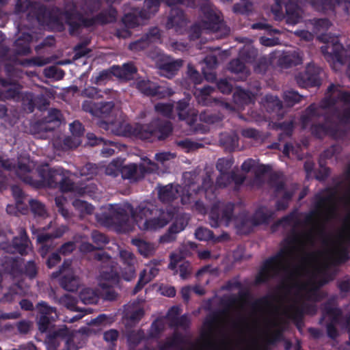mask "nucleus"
I'll return each instance as SVG.
<instances>
[{
    "label": "nucleus",
    "mask_w": 350,
    "mask_h": 350,
    "mask_svg": "<svg viewBox=\"0 0 350 350\" xmlns=\"http://www.w3.org/2000/svg\"><path fill=\"white\" fill-rule=\"evenodd\" d=\"M159 291L161 294L167 297H173L176 294V291L172 286H161L159 288Z\"/></svg>",
    "instance_id": "nucleus-34"
},
{
    "label": "nucleus",
    "mask_w": 350,
    "mask_h": 350,
    "mask_svg": "<svg viewBox=\"0 0 350 350\" xmlns=\"http://www.w3.org/2000/svg\"><path fill=\"white\" fill-rule=\"evenodd\" d=\"M191 289L189 287H184L181 290V294L184 299L187 300L189 297Z\"/></svg>",
    "instance_id": "nucleus-44"
},
{
    "label": "nucleus",
    "mask_w": 350,
    "mask_h": 350,
    "mask_svg": "<svg viewBox=\"0 0 350 350\" xmlns=\"http://www.w3.org/2000/svg\"><path fill=\"white\" fill-rule=\"evenodd\" d=\"M122 163L119 161H113L106 168V174L116 176L122 170Z\"/></svg>",
    "instance_id": "nucleus-25"
},
{
    "label": "nucleus",
    "mask_w": 350,
    "mask_h": 350,
    "mask_svg": "<svg viewBox=\"0 0 350 350\" xmlns=\"http://www.w3.org/2000/svg\"><path fill=\"white\" fill-rule=\"evenodd\" d=\"M312 133L319 137H321L323 135H334V132L332 130L326 129L324 126H318L312 128Z\"/></svg>",
    "instance_id": "nucleus-31"
},
{
    "label": "nucleus",
    "mask_w": 350,
    "mask_h": 350,
    "mask_svg": "<svg viewBox=\"0 0 350 350\" xmlns=\"http://www.w3.org/2000/svg\"><path fill=\"white\" fill-rule=\"evenodd\" d=\"M120 258L123 261V263L126 266L125 269H126L125 273H124L121 271V277L123 278L126 280H131L135 275V270L133 267L135 259L133 256V254L126 250H122L120 253Z\"/></svg>",
    "instance_id": "nucleus-9"
},
{
    "label": "nucleus",
    "mask_w": 350,
    "mask_h": 350,
    "mask_svg": "<svg viewBox=\"0 0 350 350\" xmlns=\"http://www.w3.org/2000/svg\"><path fill=\"white\" fill-rule=\"evenodd\" d=\"M245 350H258V345L256 342L250 344Z\"/></svg>",
    "instance_id": "nucleus-57"
},
{
    "label": "nucleus",
    "mask_w": 350,
    "mask_h": 350,
    "mask_svg": "<svg viewBox=\"0 0 350 350\" xmlns=\"http://www.w3.org/2000/svg\"><path fill=\"white\" fill-rule=\"evenodd\" d=\"M38 309L40 313V317L38 321L39 329L41 332H45L49 322V317L48 316L51 314L53 312L55 313V317H57V314L53 308L48 306L43 302L40 303L38 305Z\"/></svg>",
    "instance_id": "nucleus-11"
},
{
    "label": "nucleus",
    "mask_w": 350,
    "mask_h": 350,
    "mask_svg": "<svg viewBox=\"0 0 350 350\" xmlns=\"http://www.w3.org/2000/svg\"><path fill=\"white\" fill-rule=\"evenodd\" d=\"M107 318L105 315H100L97 319H94L93 323L94 324H104Z\"/></svg>",
    "instance_id": "nucleus-49"
},
{
    "label": "nucleus",
    "mask_w": 350,
    "mask_h": 350,
    "mask_svg": "<svg viewBox=\"0 0 350 350\" xmlns=\"http://www.w3.org/2000/svg\"><path fill=\"white\" fill-rule=\"evenodd\" d=\"M119 273H118V270L116 267H113V269L111 270V273H105L102 278L105 280L110 282V284L109 286H111L113 284H116L117 282V277H119Z\"/></svg>",
    "instance_id": "nucleus-29"
},
{
    "label": "nucleus",
    "mask_w": 350,
    "mask_h": 350,
    "mask_svg": "<svg viewBox=\"0 0 350 350\" xmlns=\"http://www.w3.org/2000/svg\"><path fill=\"white\" fill-rule=\"evenodd\" d=\"M180 191H182L181 187L169 185L162 187L159 190V196L161 201L170 202L176 198Z\"/></svg>",
    "instance_id": "nucleus-12"
},
{
    "label": "nucleus",
    "mask_w": 350,
    "mask_h": 350,
    "mask_svg": "<svg viewBox=\"0 0 350 350\" xmlns=\"http://www.w3.org/2000/svg\"><path fill=\"white\" fill-rule=\"evenodd\" d=\"M75 249V245L72 243H66L61 248V252L64 254H67L73 251Z\"/></svg>",
    "instance_id": "nucleus-39"
},
{
    "label": "nucleus",
    "mask_w": 350,
    "mask_h": 350,
    "mask_svg": "<svg viewBox=\"0 0 350 350\" xmlns=\"http://www.w3.org/2000/svg\"><path fill=\"white\" fill-rule=\"evenodd\" d=\"M183 258V255H178L177 254H172L171 255V262L169 265V267L172 269H174L176 267L177 263L180 259Z\"/></svg>",
    "instance_id": "nucleus-37"
},
{
    "label": "nucleus",
    "mask_w": 350,
    "mask_h": 350,
    "mask_svg": "<svg viewBox=\"0 0 350 350\" xmlns=\"http://www.w3.org/2000/svg\"><path fill=\"white\" fill-rule=\"evenodd\" d=\"M286 12H287V14L288 15V21H291L292 23H297V22H298V19H297V18L296 19H293V14H291L288 9H286Z\"/></svg>",
    "instance_id": "nucleus-58"
},
{
    "label": "nucleus",
    "mask_w": 350,
    "mask_h": 350,
    "mask_svg": "<svg viewBox=\"0 0 350 350\" xmlns=\"http://www.w3.org/2000/svg\"><path fill=\"white\" fill-rule=\"evenodd\" d=\"M327 332L329 336L332 338H334L336 336V330L332 325H328Z\"/></svg>",
    "instance_id": "nucleus-51"
},
{
    "label": "nucleus",
    "mask_w": 350,
    "mask_h": 350,
    "mask_svg": "<svg viewBox=\"0 0 350 350\" xmlns=\"http://www.w3.org/2000/svg\"><path fill=\"white\" fill-rule=\"evenodd\" d=\"M205 24L203 25L204 29H214L215 25L220 22L219 14L213 10H210L206 14Z\"/></svg>",
    "instance_id": "nucleus-15"
},
{
    "label": "nucleus",
    "mask_w": 350,
    "mask_h": 350,
    "mask_svg": "<svg viewBox=\"0 0 350 350\" xmlns=\"http://www.w3.org/2000/svg\"><path fill=\"white\" fill-rule=\"evenodd\" d=\"M118 334L117 331L111 329L104 334V338L107 342H113L117 339Z\"/></svg>",
    "instance_id": "nucleus-35"
},
{
    "label": "nucleus",
    "mask_w": 350,
    "mask_h": 350,
    "mask_svg": "<svg viewBox=\"0 0 350 350\" xmlns=\"http://www.w3.org/2000/svg\"><path fill=\"white\" fill-rule=\"evenodd\" d=\"M271 217V213L267 208H262L258 210L254 216L255 224H261L268 221L269 219Z\"/></svg>",
    "instance_id": "nucleus-21"
},
{
    "label": "nucleus",
    "mask_w": 350,
    "mask_h": 350,
    "mask_svg": "<svg viewBox=\"0 0 350 350\" xmlns=\"http://www.w3.org/2000/svg\"><path fill=\"white\" fill-rule=\"evenodd\" d=\"M232 207V204H229L224 210L223 206L219 204L217 207L213 208L210 213V217L213 220L214 224H211V225L217 226L219 221H224L228 225L231 217Z\"/></svg>",
    "instance_id": "nucleus-7"
},
{
    "label": "nucleus",
    "mask_w": 350,
    "mask_h": 350,
    "mask_svg": "<svg viewBox=\"0 0 350 350\" xmlns=\"http://www.w3.org/2000/svg\"><path fill=\"white\" fill-rule=\"evenodd\" d=\"M63 201H64V199L62 198H56V199H55L56 204L59 208L63 205Z\"/></svg>",
    "instance_id": "nucleus-61"
},
{
    "label": "nucleus",
    "mask_w": 350,
    "mask_h": 350,
    "mask_svg": "<svg viewBox=\"0 0 350 350\" xmlns=\"http://www.w3.org/2000/svg\"><path fill=\"white\" fill-rule=\"evenodd\" d=\"M299 36L306 40H310L312 38V35L310 33L305 31H301Z\"/></svg>",
    "instance_id": "nucleus-53"
},
{
    "label": "nucleus",
    "mask_w": 350,
    "mask_h": 350,
    "mask_svg": "<svg viewBox=\"0 0 350 350\" xmlns=\"http://www.w3.org/2000/svg\"><path fill=\"white\" fill-rule=\"evenodd\" d=\"M158 33H159L158 29H154L152 30V32L151 33V37L148 36V40L150 42H154L156 40L159 39V37L157 36Z\"/></svg>",
    "instance_id": "nucleus-52"
},
{
    "label": "nucleus",
    "mask_w": 350,
    "mask_h": 350,
    "mask_svg": "<svg viewBox=\"0 0 350 350\" xmlns=\"http://www.w3.org/2000/svg\"><path fill=\"white\" fill-rule=\"evenodd\" d=\"M155 109L158 112L166 116H169L172 111V107L170 104L159 103L155 106Z\"/></svg>",
    "instance_id": "nucleus-30"
},
{
    "label": "nucleus",
    "mask_w": 350,
    "mask_h": 350,
    "mask_svg": "<svg viewBox=\"0 0 350 350\" xmlns=\"http://www.w3.org/2000/svg\"><path fill=\"white\" fill-rule=\"evenodd\" d=\"M321 39L325 44L321 46V50L326 59L334 69H338L343 64V56L347 51L338 42L337 37L324 35Z\"/></svg>",
    "instance_id": "nucleus-4"
},
{
    "label": "nucleus",
    "mask_w": 350,
    "mask_h": 350,
    "mask_svg": "<svg viewBox=\"0 0 350 350\" xmlns=\"http://www.w3.org/2000/svg\"><path fill=\"white\" fill-rule=\"evenodd\" d=\"M70 129L73 135L79 136L83 132L82 125L79 122H74L70 124Z\"/></svg>",
    "instance_id": "nucleus-33"
},
{
    "label": "nucleus",
    "mask_w": 350,
    "mask_h": 350,
    "mask_svg": "<svg viewBox=\"0 0 350 350\" xmlns=\"http://www.w3.org/2000/svg\"><path fill=\"white\" fill-rule=\"evenodd\" d=\"M327 96L331 101H333L335 98H338L343 101L345 103V105H347V106L345 108V111L344 112L343 116L344 118H348L349 116L350 105L349 103L350 102V95L347 94L345 92H343L340 87L336 85H331L328 89Z\"/></svg>",
    "instance_id": "nucleus-8"
},
{
    "label": "nucleus",
    "mask_w": 350,
    "mask_h": 350,
    "mask_svg": "<svg viewBox=\"0 0 350 350\" xmlns=\"http://www.w3.org/2000/svg\"><path fill=\"white\" fill-rule=\"evenodd\" d=\"M92 248V246L90 244H88V243H85L83 245H82L81 246V250H91Z\"/></svg>",
    "instance_id": "nucleus-63"
},
{
    "label": "nucleus",
    "mask_w": 350,
    "mask_h": 350,
    "mask_svg": "<svg viewBox=\"0 0 350 350\" xmlns=\"http://www.w3.org/2000/svg\"><path fill=\"white\" fill-rule=\"evenodd\" d=\"M301 96L295 91H288L284 93V99L285 103L288 106H292L294 104L300 101Z\"/></svg>",
    "instance_id": "nucleus-23"
},
{
    "label": "nucleus",
    "mask_w": 350,
    "mask_h": 350,
    "mask_svg": "<svg viewBox=\"0 0 350 350\" xmlns=\"http://www.w3.org/2000/svg\"><path fill=\"white\" fill-rule=\"evenodd\" d=\"M188 108V103L187 100H181L177 104L176 109L178 111L180 119L187 120L189 124H191L196 120V113L194 111H190L191 117H189V109Z\"/></svg>",
    "instance_id": "nucleus-14"
},
{
    "label": "nucleus",
    "mask_w": 350,
    "mask_h": 350,
    "mask_svg": "<svg viewBox=\"0 0 350 350\" xmlns=\"http://www.w3.org/2000/svg\"><path fill=\"white\" fill-rule=\"evenodd\" d=\"M213 91V89L210 87H206L202 90L200 91V93L202 95H208L210 94Z\"/></svg>",
    "instance_id": "nucleus-55"
},
{
    "label": "nucleus",
    "mask_w": 350,
    "mask_h": 350,
    "mask_svg": "<svg viewBox=\"0 0 350 350\" xmlns=\"http://www.w3.org/2000/svg\"><path fill=\"white\" fill-rule=\"evenodd\" d=\"M174 157L173 154L169 152H161L155 154V159L157 162L163 164L165 161H170Z\"/></svg>",
    "instance_id": "nucleus-32"
},
{
    "label": "nucleus",
    "mask_w": 350,
    "mask_h": 350,
    "mask_svg": "<svg viewBox=\"0 0 350 350\" xmlns=\"http://www.w3.org/2000/svg\"><path fill=\"white\" fill-rule=\"evenodd\" d=\"M51 237V236H49V234H38V237H37V241L39 243H44L46 242L49 238Z\"/></svg>",
    "instance_id": "nucleus-48"
},
{
    "label": "nucleus",
    "mask_w": 350,
    "mask_h": 350,
    "mask_svg": "<svg viewBox=\"0 0 350 350\" xmlns=\"http://www.w3.org/2000/svg\"><path fill=\"white\" fill-rule=\"evenodd\" d=\"M115 152V148H104L103 150H102V154L104 155V156H110L111 154H113Z\"/></svg>",
    "instance_id": "nucleus-47"
},
{
    "label": "nucleus",
    "mask_w": 350,
    "mask_h": 350,
    "mask_svg": "<svg viewBox=\"0 0 350 350\" xmlns=\"http://www.w3.org/2000/svg\"><path fill=\"white\" fill-rule=\"evenodd\" d=\"M80 299L85 304H93L97 301L98 293L91 288H85L80 293Z\"/></svg>",
    "instance_id": "nucleus-18"
},
{
    "label": "nucleus",
    "mask_w": 350,
    "mask_h": 350,
    "mask_svg": "<svg viewBox=\"0 0 350 350\" xmlns=\"http://www.w3.org/2000/svg\"><path fill=\"white\" fill-rule=\"evenodd\" d=\"M195 235L198 239L201 241L207 240L212 237L211 232L209 230L203 228H199L197 229Z\"/></svg>",
    "instance_id": "nucleus-28"
},
{
    "label": "nucleus",
    "mask_w": 350,
    "mask_h": 350,
    "mask_svg": "<svg viewBox=\"0 0 350 350\" xmlns=\"http://www.w3.org/2000/svg\"><path fill=\"white\" fill-rule=\"evenodd\" d=\"M51 113L54 115V116L55 117V118L57 120H59V117L60 116V112L58 110L53 109V110L51 111Z\"/></svg>",
    "instance_id": "nucleus-64"
},
{
    "label": "nucleus",
    "mask_w": 350,
    "mask_h": 350,
    "mask_svg": "<svg viewBox=\"0 0 350 350\" xmlns=\"http://www.w3.org/2000/svg\"><path fill=\"white\" fill-rule=\"evenodd\" d=\"M243 66L242 65V64H241L239 60L233 61L230 64V68L234 72H239L243 69Z\"/></svg>",
    "instance_id": "nucleus-41"
},
{
    "label": "nucleus",
    "mask_w": 350,
    "mask_h": 350,
    "mask_svg": "<svg viewBox=\"0 0 350 350\" xmlns=\"http://www.w3.org/2000/svg\"><path fill=\"white\" fill-rule=\"evenodd\" d=\"M153 163L151 162V161L149 159H144L142 166L143 167H147L150 170H153Z\"/></svg>",
    "instance_id": "nucleus-46"
},
{
    "label": "nucleus",
    "mask_w": 350,
    "mask_h": 350,
    "mask_svg": "<svg viewBox=\"0 0 350 350\" xmlns=\"http://www.w3.org/2000/svg\"><path fill=\"white\" fill-rule=\"evenodd\" d=\"M319 206L325 211L328 217L333 216L337 208V204L334 198L321 202Z\"/></svg>",
    "instance_id": "nucleus-17"
},
{
    "label": "nucleus",
    "mask_w": 350,
    "mask_h": 350,
    "mask_svg": "<svg viewBox=\"0 0 350 350\" xmlns=\"http://www.w3.org/2000/svg\"><path fill=\"white\" fill-rule=\"evenodd\" d=\"M189 271V265L187 262H184L180 266V277L183 279H185L186 278L187 274H188Z\"/></svg>",
    "instance_id": "nucleus-40"
},
{
    "label": "nucleus",
    "mask_w": 350,
    "mask_h": 350,
    "mask_svg": "<svg viewBox=\"0 0 350 350\" xmlns=\"http://www.w3.org/2000/svg\"><path fill=\"white\" fill-rule=\"evenodd\" d=\"M202 71H203V73L204 75V77L208 80H213V79H215V75L213 74H212V73L208 74L204 68H202Z\"/></svg>",
    "instance_id": "nucleus-56"
},
{
    "label": "nucleus",
    "mask_w": 350,
    "mask_h": 350,
    "mask_svg": "<svg viewBox=\"0 0 350 350\" xmlns=\"http://www.w3.org/2000/svg\"><path fill=\"white\" fill-rule=\"evenodd\" d=\"M232 165L230 160L226 159H220L218 160L217 163V168L219 170L222 174V177L220 178H225L226 177V172Z\"/></svg>",
    "instance_id": "nucleus-26"
},
{
    "label": "nucleus",
    "mask_w": 350,
    "mask_h": 350,
    "mask_svg": "<svg viewBox=\"0 0 350 350\" xmlns=\"http://www.w3.org/2000/svg\"><path fill=\"white\" fill-rule=\"evenodd\" d=\"M0 163L5 169L10 170L12 168L10 161L8 160H1Z\"/></svg>",
    "instance_id": "nucleus-54"
},
{
    "label": "nucleus",
    "mask_w": 350,
    "mask_h": 350,
    "mask_svg": "<svg viewBox=\"0 0 350 350\" xmlns=\"http://www.w3.org/2000/svg\"><path fill=\"white\" fill-rule=\"evenodd\" d=\"M254 161L248 159L242 164L241 167L243 170L248 172L254 167Z\"/></svg>",
    "instance_id": "nucleus-42"
},
{
    "label": "nucleus",
    "mask_w": 350,
    "mask_h": 350,
    "mask_svg": "<svg viewBox=\"0 0 350 350\" xmlns=\"http://www.w3.org/2000/svg\"><path fill=\"white\" fill-rule=\"evenodd\" d=\"M73 205L77 210H79V211L83 214H90L93 211L92 206L85 201L76 200L73 202Z\"/></svg>",
    "instance_id": "nucleus-24"
},
{
    "label": "nucleus",
    "mask_w": 350,
    "mask_h": 350,
    "mask_svg": "<svg viewBox=\"0 0 350 350\" xmlns=\"http://www.w3.org/2000/svg\"><path fill=\"white\" fill-rule=\"evenodd\" d=\"M126 69H130V72H135L136 69L133 64H125L122 68L119 66H113L110 70H105L99 74L96 78V83H101L103 81L110 78L113 75L120 79H129V73L126 72Z\"/></svg>",
    "instance_id": "nucleus-5"
},
{
    "label": "nucleus",
    "mask_w": 350,
    "mask_h": 350,
    "mask_svg": "<svg viewBox=\"0 0 350 350\" xmlns=\"http://www.w3.org/2000/svg\"><path fill=\"white\" fill-rule=\"evenodd\" d=\"M133 243L137 247L139 252L144 256L149 255L152 251L151 245L142 240L135 239L133 240Z\"/></svg>",
    "instance_id": "nucleus-22"
},
{
    "label": "nucleus",
    "mask_w": 350,
    "mask_h": 350,
    "mask_svg": "<svg viewBox=\"0 0 350 350\" xmlns=\"http://www.w3.org/2000/svg\"><path fill=\"white\" fill-rule=\"evenodd\" d=\"M193 290L196 294L198 295H202L204 293V290L199 287H195Z\"/></svg>",
    "instance_id": "nucleus-62"
},
{
    "label": "nucleus",
    "mask_w": 350,
    "mask_h": 350,
    "mask_svg": "<svg viewBox=\"0 0 350 350\" xmlns=\"http://www.w3.org/2000/svg\"><path fill=\"white\" fill-rule=\"evenodd\" d=\"M31 167H32V163H29V162L27 165L19 163L18 166L19 170L24 171V172L31 170Z\"/></svg>",
    "instance_id": "nucleus-45"
},
{
    "label": "nucleus",
    "mask_w": 350,
    "mask_h": 350,
    "mask_svg": "<svg viewBox=\"0 0 350 350\" xmlns=\"http://www.w3.org/2000/svg\"><path fill=\"white\" fill-rule=\"evenodd\" d=\"M318 24L319 26H323L325 27H327L329 25V23L326 20H320L318 21Z\"/></svg>",
    "instance_id": "nucleus-59"
},
{
    "label": "nucleus",
    "mask_w": 350,
    "mask_h": 350,
    "mask_svg": "<svg viewBox=\"0 0 350 350\" xmlns=\"http://www.w3.org/2000/svg\"><path fill=\"white\" fill-rule=\"evenodd\" d=\"M107 210V215L103 219L97 215L98 219L106 225L114 224L118 230L122 232L133 230L135 225L142 230H157L173 218L170 232L176 234L185 228L189 221V217L185 214L176 213L172 216L168 212L150 211L147 208L139 207L133 212L129 204L109 205Z\"/></svg>",
    "instance_id": "nucleus-2"
},
{
    "label": "nucleus",
    "mask_w": 350,
    "mask_h": 350,
    "mask_svg": "<svg viewBox=\"0 0 350 350\" xmlns=\"http://www.w3.org/2000/svg\"><path fill=\"white\" fill-rule=\"evenodd\" d=\"M181 66V60L172 61L167 59L166 63L161 66V74L165 77L170 78L175 75L176 72Z\"/></svg>",
    "instance_id": "nucleus-13"
},
{
    "label": "nucleus",
    "mask_w": 350,
    "mask_h": 350,
    "mask_svg": "<svg viewBox=\"0 0 350 350\" xmlns=\"http://www.w3.org/2000/svg\"><path fill=\"white\" fill-rule=\"evenodd\" d=\"M100 116L102 120L100 126L103 129L118 135H135L142 139L151 138L163 139L171 131V126L167 124L162 129L153 130L148 125H137L133 129L121 118H117V113L113 109V104L107 103L100 109Z\"/></svg>",
    "instance_id": "nucleus-3"
},
{
    "label": "nucleus",
    "mask_w": 350,
    "mask_h": 350,
    "mask_svg": "<svg viewBox=\"0 0 350 350\" xmlns=\"http://www.w3.org/2000/svg\"><path fill=\"white\" fill-rule=\"evenodd\" d=\"M205 63L210 64V67L213 68L217 64V59L214 56L207 57L205 60Z\"/></svg>",
    "instance_id": "nucleus-43"
},
{
    "label": "nucleus",
    "mask_w": 350,
    "mask_h": 350,
    "mask_svg": "<svg viewBox=\"0 0 350 350\" xmlns=\"http://www.w3.org/2000/svg\"><path fill=\"white\" fill-rule=\"evenodd\" d=\"M60 260L58 254H53L47 260V265L49 268L53 267Z\"/></svg>",
    "instance_id": "nucleus-38"
},
{
    "label": "nucleus",
    "mask_w": 350,
    "mask_h": 350,
    "mask_svg": "<svg viewBox=\"0 0 350 350\" xmlns=\"http://www.w3.org/2000/svg\"><path fill=\"white\" fill-rule=\"evenodd\" d=\"M217 86L223 93H228L232 89V86L225 80L221 81Z\"/></svg>",
    "instance_id": "nucleus-36"
},
{
    "label": "nucleus",
    "mask_w": 350,
    "mask_h": 350,
    "mask_svg": "<svg viewBox=\"0 0 350 350\" xmlns=\"http://www.w3.org/2000/svg\"><path fill=\"white\" fill-rule=\"evenodd\" d=\"M62 284L65 289L69 291H75L78 285V282L75 278H68L64 277L62 281Z\"/></svg>",
    "instance_id": "nucleus-27"
},
{
    "label": "nucleus",
    "mask_w": 350,
    "mask_h": 350,
    "mask_svg": "<svg viewBox=\"0 0 350 350\" xmlns=\"http://www.w3.org/2000/svg\"><path fill=\"white\" fill-rule=\"evenodd\" d=\"M141 45H142V42H137L131 44L130 47L131 49H138L139 48L141 47Z\"/></svg>",
    "instance_id": "nucleus-60"
},
{
    "label": "nucleus",
    "mask_w": 350,
    "mask_h": 350,
    "mask_svg": "<svg viewBox=\"0 0 350 350\" xmlns=\"http://www.w3.org/2000/svg\"><path fill=\"white\" fill-rule=\"evenodd\" d=\"M48 184L52 187L58 185L64 191H69L72 188L70 179L62 170H59L50 172Z\"/></svg>",
    "instance_id": "nucleus-6"
},
{
    "label": "nucleus",
    "mask_w": 350,
    "mask_h": 350,
    "mask_svg": "<svg viewBox=\"0 0 350 350\" xmlns=\"http://www.w3.org/2000/svg\"><path fill=\"white\" fill-rule=\"evenodd\" d=\"M312 243L311 234L286 240L280 253L266 262L257 276V281L265 282L278 273H284L289 275L299 296L308 297L319 286L312 276L317 269V260L306 254V248Z\"/></svg>",
    "instance_id": "nucleus-1"
},
{
    "label": "nucleus",
    "mask_w": 350,
    "mask_h": 350,
    "mask_svg": "<svg viewBox=\"0 0 350 350\" xmlns=\"http://www.w3.org/2000/svg\"><path fill=\"white\" fill-rule=\"evenodd\" d=\"M137 167L135 164L131 163L122 166L121 173L125 178L135 179Z\"/></svg>",
    "instance_id": "nucleus-20"
},
{
    "label": "nucleus",
    "mask_w": 350,
    "mask_h": 350,
    "mask_svg": "<svg viewBox=\"0 0 350 350\" xmlns=\"http://www.w3.org/2000/svg\"><path fill=\"white\" fill-rule=\"evenodd\" d=\"M21 308L25 310H30L32 308V304L31 302L27 300H23L20 303Z\"/></svg>",
    "instance_id": "nucleus-50"
},
{
    "label": "nucleus",
    "mask_w": 350,
    "mask_h": 350,
    "mask_svg": "<svg viewBox=\"0 0 350 350\" xmlns=\"http://www.w3.org/2000/svg\"><path fill=\"white\" fill-rule=\"evenodd\" d=\"M137 88L144 94L147 95H170L171 92L164 93L161 87H157L150 81L141 80L137 83Z\"/></svg>",
    "instance_id": "nucleus-10"
},
{
    "label": "nucleus",
    "mask_w": 350,
    "mask_h": 350,
    "mask_svg": "<svg viewBox=\"0 0 350 350\" xmlns=\"http://www.w3.org/2000/svg\"><path fill=\"white\" fill-rule=\"evenodd\" d=\"M14 245L21 254L27 253V250L29 247V240L26 234L25 233L21 234L20 243L18 242V239L15 238L14 239Z\"/></svg>",
    "instance_id": "nucleus-19"
},
{
    "label": "nucleus",
    "mask_w": 350,
    "mask_h": 350,
    "mask_svg": "<svg viewBox=\"0 0 350 350\" xmlns=\"http://www.w3.org/2000/svg\"><path fill=\"white\" fill-rule=\"evenodd\" d=\"M158 273V269L154 267H148L140 275L138 286H143L152 280Z\"/></svg>",
    "instance_id": "nucleus-16"
}]
</instances>
